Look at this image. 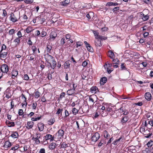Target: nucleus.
Listing matches in <instances>:
<instances>
[{
	"label": "nucleus",
	"instance_id": "f257e3e1",
	"mask_svg": "<svg viewBox=\"0 0 153 153\" xmlns=\"http://www.w3.org/2000/svg\"><path fill=\"white\" fill-rule=\"evenodd\" d=\"M100 137V134L98 132L92 133L90 140L93 143L96 142Z\"/></svg>",
	"mask_w": 153,
	"mask_h": 153
},
{
	"label": "nucleus",
	"instance_id": "f03ea898",
	"mask_svg": "<svg viewBox=\"0 0 153 153\" xmlns=\"http://www.w3.org/2000/svg\"><path fill=\"white\" fill-rule=\"evenodd\" d=\"M64 127V125L62 126L61 128L58 130L56 133L57 138L58 139H61L63 137L65 133L64 131L63 130Z\"/></svg>",
	"mask_w": 153,
	"mask_h": 153
},
{
	"label": "nucleus",
	"instance_id": "7ed1b4c3",
	"mask_svg": "<svg viewBox=\"0 0 153 153\" xmlns=\"http://www.w3.org/2000/svg\"><path fill=\"white\" fill-rule=\"evenodd\" d=\"M93 32L94 33L96 39H100L101 40H106L107 39L106 37L99 35V33L97 30H93Z\"/></svg>",
	"mask_w": 153,
	"mask_h": 153
},
{
	"label": "nucleus",
	"instance_id": "20e7f679",
	"mask_svg": "<svg viewBox=\"0 0 153 153\" xmlns=\"http://www.w3.org/2000/svg\"><path fill=\"white\" fill-rule=\"evenodd\" d=\"M1 71L3 73L7 74L9 71V67L6 64L2 65L1 67Z\"/></svg>",
	"mask_w": 153,
	"mask_h": 153
},
{
	"label": "nucleus",
	"instance_id": "39448f33",
	"mask_svg": "<svg viewBox=\"0 0 153 153\" xmlns=\"http://www.w3.org/2000/svg\"><path fill=\"white\" fill-rule=\"evenodd\" d=\"M45 59L46 61L48 63H50V62L54 58L50 55L49 53H47L45 55Z\"/></svg>",
	"mask_w": 153,
	"mask_h": 153
},
{
	"label": "nucleus",
	"instance_id": "423d86ee",
	"mask_svg": "<svg viewBox=\"0 0 153 153\" xmlns=\"http://www.w3.org/2000/svg\"><path fill=\"white\" fill-rule=\"evenodd\" d=\"M147 121H145L144 123H143L140 128V132L142 133L146 131L147 128H146L145 127L147 128Z\"/></svg>",
	"mask_w": 153,
	"mask_h": 153
},
{
	"label": "nucleus",
	"instance_id": "0eeeda50",
	"mask_svg": "<svg viewBox=\"0 0 153 153\" xmlns=\"http://www.w3.org/2000/svg\"><path fill=\"white\" fill-rule=\"evenodd\" d=\"M129 118L128 116H123L120 120V123L124 125L129 120Z\"/></svg>",
	"mask_w": 153,
	"mask_h": 153
},
{
	"label": "nucleus",
	"instance_id": "6e6552de",
	"mask_svg": "<svg viewBox=\"0 0 153 153\" xmlns=\"http://www.w3.org/2000/svg\"><path fill=\"white\" fill-rule=\"evenodd\" d=\"M102 106L101 107H100V108H99L100 110V114H101L102 116H106V114H104V113L106 112V107H105L104 105H101Z\"/></svg>",
	"mask_w": 153,
	"mask_h": 153
},
{
	"label": "nucleus",
	"instance_id": "1a4fd4ad",
	"mask_svg": "<svg viewBox=\"0 0 153 153\" xmlns=\"http://www.w3.org/2000/svg\"><path fill=\"white\" fill-rule=\"evenodd\" d=\"M65 43V37H63L61 39L60 41L59 45L64 48H65L67 46Z\"/></svg>",
	"mask_w": 153,
	"mask_h": 153
},
{
	"label": "nucleus",
	"instance_id": "9d476101",
	"mask_svg": "<svg viewBox=\"0 0 153 153\" xmlns=\"http://www.w3.org/2000/svg\"><path fill=\"white\" fill-rule=\"evenodd\" d=\"M7 54V52H3L0 51V59L3 60L4 58H6Z\"/></svg>",
	"mask_w": 153,
	"mask_h": 153
},
{
	"label": "nucleus",
	"instance_id": "9b49d317",
	"mask_svg": "<svg viewBox=\"0 0 153 153\" xmlns=\"http://www.w3.org/2000/svg\"><path fill=\"white\" fill-rule=\"evenodd\" d=\"M10 20L13 22H15L18 21L17 18L12 12H11L10 13Z\"/></svg>",
	"mask_w": 153,
	"mask_h": 153
},
{
	"label": "nucleus",
	"instance_id": "f8f14e48",
	"mask_svg": "<svg viewBox=\"0 0 153 153\" xmlns=\"http://www.w3.org/2000/svg\"><path fill=\"white\" fill-rule=\"evenodd\" d=\"M84 43L87 50L89 52H93L94 51L93 49L90 45L86 41H84Z\"/></svg>",
	"mask_w": 153,
	"mask_h": 153
},
{
	"label": "nucleus",
	"instance_id": "ddd939ff",
	"mask_svg": "<svg viewBox=\"0 0 153 153\" xmlns=\"http://www.w3.org/2000/svg\"><path fill=\"white\" fill-rule=\"evenodd\" d=\"M18 74V72L17 71L13 70L11 72L12 78L13 79H15L17 77Z\"/></svg>",
	"mask_w": 153,
	"mask_h": 153
},
{
	"label": "nucleus",
	"instance_id": "4468645a",
	"mask_svg": "<svg viewBox=\"0 0 153 153\" xmlns=\"http://www.w3.org/2000/svg\"><path fill=\"white\" fill-rule=\"evenodd\" d=\"M144 135L145 137L146 138H148L152 136V133L150 132V131L147 130V129H146V131H144V132L142 133Z\"/></svg>",
	"mask_w": 153,
	"mask_h": 153
},
{
	"label": "nucleus",
	"instance_id": "2eb2a0df",
	"mask_svg": "<svg viewBox=\"0 0 153 153\" xmlns=\"http://www.w3.org/2000/svg\"><path fill=\"white\" fill-rule=\"evenodd\" d=\"M75 84L73 83V88L68 90L67 91V94L69 95H71L73 94L74 92L75 88L74 87Z\"/></svg>",
	"mask_w": 153,
	"mask_h": 153
},
{
	"label": "nucleus",
	"instance_id": "dca6fc26",
	"mask_svg": "<svg viewBox=\"0 0 153 153\" xmlns=\"http://www.w3.org/2000/svg\"><path fill=\"white\" fill-rule=\"evenodd\" d=\"M45 137L46 140H50L51 141L54 140L55 139L54 136H52L50 134H47Z\"/></svg>",
	"mask_w": 153,
	"mask_h": 153
},
{
	"label": "nucleus",
	"instance_id": "f3484780",
	"mask_svg": "<svg viewBox=\"0 0 153 153\" xmlns=\"http://www.w3.org/2000/svg\"><path fill=\"white\" fill-rule=\"evenodd\" d=\"M144 97L145 99L148 101H150L152 97L151 94L149 92H146L145 94Z\"/></svg>",
	"mask_w": 153,
	"mask_h": 153
},
{
	"label": "nucleus",
	"instance_id": "a211bd4d",
	"mask_svg": "<svg viewBox=\"0 0 153 153\" xmlns=\"http://www.w3.org/2000/svg\"><path fill=\"white\" fill-rule=\"evenodd\" d=\"M146 121H147V128H152L153 127V120H148Z\"/></svg>",
	"mask_w": 153,
	"mask_h": 153
},
{
	"label": "nucleus",
	"instance_id": "6ab92c4d",
	"mask_svg": "<svg viewBox=\"0 0 153 153\" xmlns=\"http://www.w3.org/2000/svg\"><path fill=\"white\" fill-rule=\"evenodd\" d=\"M6 125L9 127H11L15 126V124L13 122H10L9 120H6L5 122Z\"/></svg>",
	"mask_w": 153,
	"mask_h": 153
},
{
	"label": "nucleus",
	"instance_id": "aec40b11",
	"mask_svg": "<svg viewBox=\"0 0 153 153\" xmlns=\"http://www.w3.org/2000/svg\"><path fill=\"white\" fill-rule=\"evenodd\" d=\"M51 61L52 62V64L50 62L49 64V66L51 68L53 69H54L56 66V62L55 59H53Z\"/></svg>",
	"mask_w": 153,
	"mask_h": 153
},
{
	"label": "nucleus",
	"instance_id": "412c9836",
	"mask_svg": "<svg viewBox=\"0 0 153 153\" xmlns=\"http://www.w3.org/2000/svg\"><path fill=\"white\" fill-rule=\"evenodd\" d=\"M12 146V143L9 141L8 140L4 142L3 147L4 148H8Z\"/></svg>",
	"mask_w": 153,
	"mask_h": 153
},
{
	"label": "nucleus",
	"instance_id": "4be33fe9",
	"mask_svg": "<svg viewBox=\"0 0 153 153\" xmlns=\"http://www.w3.org/2000/svg\"><path fill=\"white\" fill-rule=\"evenodd\" d=\"M21 97H22V99L23 98H24L25 99L24 100V103H22V107H24V106H25V107L27 106V98L23 94H22L21 95Z\"/></svg>",
	"mask_w": 153,
	"mask_h": 153
},
{
	"label": "nucleus",
	"instance_id": "5701e85b",
	"mask_svg": "<svg viewBox=\"0 0 153 153\" xmlns=\"http://www.w3.org/2000/svg\"><path fill=\"white\" fill-rule=\"evenodd\" d=\"M37 126L40 131H43L44 129V124L42 123H39L37 124Z\"/></svg>",
	"mask_w": 153,
	"mask_h": 153
},
{
	"label": "nucleus",
	"instance_id": "b1692460",
	"mask_svg": "<svg viewBox=\"0 0 153 153\" xmlns=\"http://www.w3.org/2000/svg\"><path fill=\"white\" fill-rule=\"evenodd\" d=\"M70 61L69 60L66 61L65 62L64 65V68L65 69H67L70 68Z\"/></svg>",
	"mask_w": 153,
	"mask_h": 153
},
{
	"label": "nucleus",
	"instance_id": "393cba45",
	"mask_svg": "<svg viewBox=\"0 0 153 153\" xmlns=\"http://www.w3.org/2000/svg\"><path fill=\"white\" fill-rule=\"evenodd\" d=\"M33 125L34 123L33 121L28 122L27 123L26 127L29 129L32 128L33 127Z\"/></svg>",
	"mask_w": 153,
	"mask_h": 153
},
{
	"label": "nucleus",
	"instance_id": "a878e982",
	"mask_svg": "<svg viewBox=\"0 0 153 153\" xmlns=\"http://www.w3.org/2000/svg\"><path fill=\"white\" fill-rule=\"evenodd\" d=\"M103 99L99 100L97 101L98 102L96 103L97 105L99 108H100V107H101V105H105L104 103L103 102Z\"/></svg>",
	"mask_w": 153,
	"mask_h": 153
},
{
	"label": "nucleus",
	"instance_id": "bb28decb",
	"mask_svg": "<svg viewBox=\"0 0 153 153\" xmlns=\"http://www.w3.org/2000/svg\"><path fill=\"white\" fill-rule=\"evenodd\" d=\"M13 42L15 43V46L17 47L20 44V38L16 37L14 40Z\"/></svg>",
	"mask_w": 153,
	"mask_h": 153
},
{
	"label": "nucleus",
	"instance_id": "cd10ccee",
	"mask_svg": "<svg viewBox=\"0 0 153 153\" xmlns=\"http://www.w3.org/2000/svg\"><path fill=\"white\" fill-rule=\"evenodd\" d=\"M57 145L56 143H52L49 146V148L50 150H54L55 148L56 147Z\"/></svg>",
	"mask_w": 153,
	"mask_h": 153
},
{
	"label": "nucleus",
	"instance_id": "c85d7f7f",
	"mask_svg": "<svg viewBox=\"0 0 153 153\" xmlns=\"http://www.w3.org/2000/svg\"><path fill=\"white\" fill-rule=\"evenodd\" d=\"M107 78L105 77H102L100 79V83L101 85H103L106 82Z\"/></svg>",
	"mask_w": 153,
	"mask_h": 153
},
{
	"label": "nucleus",
	"instance_id": "c756f323",
	"mask_svg": "<svg viewBox=\"0 0 153 153\" xmlns=\"http://www.w3.org/2000/svg\"><path fill=\"white\" fill-rule=\"evenodd\" d=\"M57 36V34L55 32H52L50 34V39L53 40Z\"/></svg>",
	"mask_w": 153,
	"mask_h": 153
},
{
	"label": "nucleus",
	"instance_id": "7c9ffc66",
	"mask_svg": "<svg viewBox=\"0 0 153 153\" xmlns=\"http://www.w3.org/2000/svg\"><path fill=\"white\" fill-rule=\"evenodd\" d=\"M46 19L44 18H41V16H38V17L36 18V20H38L39 22V23L41 24H43Z\"/></svg>",
	"mask_w": 153,
	"mask_h": 153
},
{
	"label": "nucleus",
	"instance_id": "2f4dec72",
	"mask_svg": "<svg viewBox=\"0 0 153 153\" xmlns=\"http://www.w3.org/2000/svg\"><path fill=\"white\" fill-rule=\"evenodd\" d=\"M52 47L51 45L49 44H47V47L46 48V51L47 53H51V52Z\"/></svg>",
	"mask_w": 153,
	"mask_h": 153
},
{
	"label": "nucleus",
	"instance_id": "473e14b6",
	"mask_svg": "<svg viewBox=\"0 0 153 153\" xmlns=\"http://www.w3.org/2000/svg\"><path fill=\"white\" fill-rule=\"evenodd\" d=\"M108 56L111 59H113L115 57L114 53L111 51H108Z\"/></svg>",
	"mask_w": 153,
	"mask_h": 153
},
{
	"label": "nucleus",
	"instance_id": "72a5a7b5",
	"mask_svg": "<svg viewBox=\"0 0 153 153\" xmlns=\"http://www.w3.org/2000/svg\"><path fill=\"white\" fill-rule=\"evenodd\" d=\"M97 40L95 41V45L96 46L100 47L102 46L101 40H99L100 39H96Z\"/></svg>",
	"mask_w": 153,
	"mask_h": 153
},
{
	"label": "nucleus",
	"instance_id": "f704fd0d",
	"mask_svg": "<svg viewBox=\"0 0 153 153\" xmlns=\"http://www.w3.org/2000/svg\"><path fill=\"white\" fill-rule=\"evenodd\" d=\"M70 2V0H64L61 2V4L64 6H67Z\"/></svg>",
	"mask_w": 153,
	"mask_h": 153
},
{
	"label": "nucleus",
	"instance_id": "c9c22d12",
	"mask_svg": "<svg viewBox=\"0 0 153 153\" xmlns=\"http://www.w3.org/2000/svg\"><path fill=\"white\" fill-rule=\"evenodd\" d=\"M113 110L111 107H106L105 113V114H110L112 112V111Z\"/></svg>",
	"mask_w": 153,
	"mask_h": 153
},
{
	"label": "nucleus",
	"instance_id": "e433bc0d",
	"mask_svg": "<svg viewBox=\"0 0 153 153\" xmlns=\"http://www.w3.org/2000/svg\"><path fill=\"white\" fill-rule=\"evenodd\" d=\"M103 134L104 137L107 139L110 137V135L108 131L106 130H104L103 132Z\"/></svg>",
	"mask_w": 153,
	"mask_h": 153
},
{
	"label": "nucleus",
	"instance_id": "4c0bfd02",
	"mask_svg": "<svg viewBox=\"0 0 153 153\" xmlns=\"http://www.w3.org/2000/svg\"><path fill=\"white\" fill-rule=\"evenodd\" d=\"M147 146L150 148H152V149L153 148V141L152 140L149 141L147 143Z\"/></svg>",
	"mask_w": 153,
	"mask_h": 153
},
{
	"label": "nucleus",
	"instance_id": "58836bf2",
	"mask_svg": "<svg viewBox=\"0 0 153 153\" xmlns=\"http://www.w3.org/2000/svg\"><path fill=\"white\" fill-rule=\"evenodd\" d=\"M10 136L13 138H17L18 137L19 134L16 131L13 132L11 134Z\"/></svg>",
	"mask_w": 153,
	"mask_h": 153
},
{
	"label": "nucleus",
	"instance_id": "ea45409f",
	"mask_svg": "<svg viewBox=\"0 0 153 153\" xmlns=\"http://www.w3.org/2000/svg\"><path fill=\"white\" fill-rule=\"evenodd\" d=\"M28 60L30 61H34L36 60V58L35 56H34L31 55L30 54L27 58Z\"/></svg>",
	"mask_w": 153,
	"mask_h": 153
},
{
	"label": "nucleus",
	"instance_id": "a19ab883",
	"mask_svg": "<svg viewBox=\"0 0 153 153\" xmlns=\"http://www.w3.org/2000/svg\"><path fill=\"white\" fill-rule=\"evenodd\" d=\"M111 116L113 118H116L117 117V115L116 113L115 112V111L114 110L112 111V112H111L110 114Z\"/></svg>",
	"mask_w": 153,
	"mask_h": 153
},
{
	"label": "nucleus",
	"instance_id": "79ce46f5",
	"mask_svg": "<svg viewBox=\"0 0 153 153\" xmlns=\"http://www.w3.org/2000/svg\"><path fill=\"white\" fill-rule=\"evenodd\" d=\"M55 121V120L54 118H51L48 121V123L49 125H52L54 123Z\"/></svg>",
	"mask_w": 153,
	"mask_h": 153
},
{
	"label": "nucleus",
	"instance_id": "37998d69",
	"mask_svg": "<svg viewBox=\"0 0 153 153\" xmlns=\"http://www.w3.org/2000/svg\"><path fill=\"white\" fill-rule=\"evenodd\" d=\"M122 137L121 136L119 138L115 140L112 143L114 145H117L119 142L120 141V140L122 139Z\"/></svg>",
	"mask_w": 153,
	"mask_h": 153
},
{
	"label": "nucleus",
	"instance_id": "c03bdc74",
	"mask_svg": "<svg viewBox=\"0 0 153 153\" xmlns=\"http://www.w3.org/2000/svg\"><path fill=\"white\" fill-rule=\"evenodd\" d=\"M33 29L32 27L30 26L28 27L26 29L25 31L27 33H30L33 31Z\"/></svg>",
	"mask_w": 153,
	"mask_h": 153
},
{
	"label": "nucleus",
	"instance_id": "a18cd8bd",
	"mask_svg": "<svg viewBox=\"0 0 153 153\" xmlns=\"http://www.w3.org/2000/svg\"><path fill=\"white\" fill-rule=\"evenodd\" d=\"M31 48L33 52V53L35 54H36V51L37 50V48L35 46H32Z\"/></svg>",
	"mask_w": 153,
	"mask_h": 153
},
{
	"label": "nucleus",
	"instance_id": "49530a36",
	"mask_svg": "<svg viewBox=\"0 0 153 153\" xmlns=\"http://www.w3.org/2000/svg\"><path fill=\"white\" fill-rule=\"evenodd\" d=\"M32 139L35 141V144L36 145L39 144L40 143V141L39 139L35 138V137H33Z\"/></svg>",
	"mask_w": 153,
	"mask_h": 153
},
{
	"label": "nucleus",
	"instance_id": "de8ad7c7",
	"mask_svg": "<svg viewBox=\"0 0 153 153\" xmlns=\"http://www.w3.org/2000/svg\"><path fill=\"white\" fill-rule=\"evenodd\" d=\"M83 43L81 41H78L76 42V48H78L79 47H81L83 45Z\"/></svg>",
	"mask_w": 153,
	"mask_h": 153
},
{
	"label": "nucleus",
	"instance_id": "09e8293b",
	"mask_svg": "<svg viewBox=\"0 0 153 153\" xmlns=\"http://www.w3.org/2000/svg\"><path fill=\"white\" fill-rule=\"evenodd\" d=\"M120 7H115L112 9V10L113 13H116L118 12V10H120Z\"/></svg>",
	"mask_w": 153,
	"mask_h": 153
},
{
	"label": "nucleus",
	"instance_id": "8fccbe9b",
	"mask_svg": "<svg viewBox=\"0 0 153 153\" xmlns=\"http://www.w3.org/2000/svg\"><path fill=\"white\" fill-rule=\"evenodd\" d=\"M19 147V145L18 144H16L14 146V147H12L11 149L13 151H16V150H17Z\"/></svg>",
	"mask_w": 153,
	"mask_h": 153
},
{
	"label": "nucleus",
	"instance_id": "3c124183",
	"mask_svg": "<svg viewBox=\"0 0 153 153\" xmlns=\"http://www.w3.org/2000/svg\"><path fill=\"white\" fill-rule=\"evenodd\" d=\"M28 45H29V46L30 47L32 46L33 45V42L31 40V38H29L27 41H26Z\"/></svg>",
	"mask_w": 153,
	"mask_h": 153
},
{
	"label": "nucleus",
	"instance_id": "603ef678",
	"mask_svg": "<svg viewBox=\"0 0 153 153\" xmlns=\"http://www.w3.org/2000/svg\"><path fill=\"white\" fill-rule=\"evenodd\" d=\"M61 146V148L64 149H65L68 146V144L65 142H63Z\"/></svg>",
	"mask_w": 153,
	"mask_h": 153
},
{
	"label": "nucleus",
	"instance_id": "864d4df0",
	"mask_svg": "<svg viewBox=\"0 0 153 153\" xmlns=\"http://www.w3.org/2000/svg\"><path fill=\"white\" fill-rule=\"evenodd\" d=\"M79 110L76 109V108H74L72 109V113L74 115H76L78 113Z\"/></svg>",
	"mask_w": 153,
	"mask_h": 153
},
{
	"label": "nucleus",
	"instance_id": "5fc2aeb1",
	"mask_svg": "<svg viewBox=\"0 0 153 153\" xmlns=\"http://www.w3.org/2000/svg\"><path fill=\"white\" fill-rule=\"evenodd\" d=\"M40 93L38 91H36L35 93V98H38L40 95Z\"/></svg>",
	"mask_w": 153,
	"mask_h": 153
},
{
	"label": "nucleus",
	"instance_id": "6e6d98bb",
	"mask_svg": "<svg viewBox=\"0 0 153 153\" xmlns=\"http://www.w3.org/2000/svg\"><path fill=\"white\" fill-rule=\"evenodd\" d=\"M149 18V16L148 15H145L143 16V17H142V19L144 21H146Z\"/></svg>",
	"mask_w": 153,
	"mask_h": 153
},
{
	"label": "nucleus",
	"instance_id": "4d7b16f0",
	"mask_svg": "<svg viewBox=\"0 0 153 153\" xmlns=\"http://www.w3.org/2000/svg\"><path fill=\"white\" fill-rule=\"evenodd\" d=\"M47 35V33L46 32L44 31V30H43L41 32L40 36L42 37H44Z\"/></svg>",
	"mask_w": 153,
	"mask_h": 153
},
{
	"label": "nucleus",
	"instance_id": "13d9d810",
	"mask_svg": "<svg viewBox=\"0 0 153 153\" xmlns=\"http://www.w3.org/2000/svg\"><path fill=\"white\" fill-rule=\"evenodd\" d=\"M98 89V88L96 86H93L90 89L91 91L93 92H95L97 91V90Z\"/></svg>",
	"mask_w": 153,
	"mask_h": 153
},
{
	"label": "nucleus",
	"instance_id": "bf43d9fd",
	"mask_svg": "<svg viewBox=\"0 0 153 153\" xmlns=\"http://www.w3.org/2000/svg\"><path fill=\"white\" fill-rule=\"evenodd\" d=\"M143 34L144 38H146L149 35V33L146 31H143Z\"/></svg>",
	"mask_w": 153,
	"mask_h": 153
},
{
	"label": "nucleus",
	"instance_id": "052dcab7",
	"mask_svg": "<svg viewBox=\"0 0 153 153\" xmlns=\"http://www.w3.org/2000/svg\"><path fill=\"white\" fill-rule=\"evenodd\" d=\"M112 59V62H113V64H118L120 61L119 60L117 59H115L114 58H113V59Z\"/></svg>",
	"mask_w": 153,
	"mask_h": 153
},
{
	"label": "nucleus",
	"instance_id": "680f3d73",
	"mask_svg": "<svg viewBox=\"0 0 153 153\" xmlns=\"http://www.w3.org/2000/svg\"><path fill=\"white\" fill-rule=\"evenodd\" d=\"M15 30L13 29H12L10 30L8 32L9 34L10 35H13L15 33Z\"/></svg>",
	"mask_w": 153,
	"mask_h": 153
},
{
	"label": "nucleus",
	"instance_id": "e2e57ef3",
	"mask_svg": "<svg viewBox=\"0 0 153 153\" xmlns=\"http://www.w3.org/2000/svg\"><path fill=\"white\" fill-rule=\"evenodd\" d=\"M3 13L2 14V16L4 17H6L7 15V12L6 11V9H3L2 10Z\"/></svg>",
	"mask_w": 153,
	"mask_h": 153
},
{
	"label": "nucleus",
	"instance_id": "0e129e2a",
	"mask_svg": "<svg viewBox=\"0 0 153 153\" xmlns=\"http://www.w3.org/2000/svg\"><path fill=\"white\" fill-rule=\"evenodd\" d=\"M65 92H62V93H61L60 94L59 97V100H61L63 97H65Z\"/></svg>",
	"mask_w": 153,
	"mask_h": 153
},
{
	"label": "nucleus",
	"instance_id": "69168bd1",
	"mask_svg": "<svg viewBox=\"0 0 153 153\" xmlns=\"http://www.w3.org/2000/svg\"><path fill=\"white\" fill-rule=\"evenodd\" d=\"M7 46L6 45L4 44H2L1 45V50L0 51H3L4 50H5L6 49Z\"/></svg>",
	"mask_w": 153,
	"mask_h": 153
},
{
	"label": "nucleus",
	"instance_id": "338daca9",
	"mask_svg": "<svg viewBox=\"0 0 153 153\" xmlns=\"http://www.w3.org/2000/svg\"><path fill=\"white\" fill-rule=\"evenodd\" d=\"M33 1V0H25V2L26 4H30Z\"/></svg>",
	"mask_w": 153,
	"mask_h": 153
},
{
	"label": "nucleus",
	"instance_id": "774afa93",
	"mask_svg": "<svg viewBox=\"0 0 153 153\" xmlns=\"http://www.w3.org/2000/svg\"><path fill=\"white\" fill-rule=\"evenodd\" d=\"M23 78L25 80H28L29 79V77L27 74H25L23 76Z\"/></svg>",
	"mask_w": 153,
	"mask_h": 153
}]
</instances>
